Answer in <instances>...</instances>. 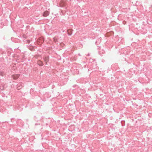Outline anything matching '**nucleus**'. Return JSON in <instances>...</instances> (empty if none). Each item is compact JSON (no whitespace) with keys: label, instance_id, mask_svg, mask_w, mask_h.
<instances>
[{"label":"nucleus","instance_id":"nucleus-1","mask_svg":"<svg viewBox=\"0 0 152 152\" xmlns=\"http://www.w3.org/2000/svg\"><path fill=\"white\" fill-rule=\"evenodd\" d=\"M20 74H14L11 76L12 78L14 80L17 79L20 77Z\"/></svg>","mask_w":152,"mask_h":152},{"label":"nucleus","instance_id":"nucleus-2","mask_svg":"<svg viewBox=\"0 0 152 152\" xmlns=\"http://www.w3.org/2000/svg\"><path fill=\"white\" fill-rule=\"evenodd\" d=\"M49 13L48 11H45L43 15L45 17L49 15Z\"/></svg>","mask_w":152,"mask_h":152},{"label":"nucleus","instance_id":"nucleus-3","mask_svg":"<svg viewBox=\"0 0 152 152\" xmlns=\"http://www.w3.org/2000/svg\"><path fill=\"white\" fill-rule=\"evenodd\" d=\"M37 63L38 65L40 66H42L43 65V63L41 61L39 60L38 61Z\"/></svg>","mask_w":152,"mask_h":152},{"label":"nucleus","instance_id":"nucleus-4","mask_svg":"<svg viewBox=\"0 0 152 152\" xmlns=\"http://www.w3.org/2000/svg\"><path fill=\"white\" fill-rule=\"evenodd\" d=\"M45 61L47 63L49 61V59L48 58H45L44 59Z\"/></svg>","mask_w":152,"mask_h":152},{"label":"nucleus","instance_id":"nucleus-5","mask_svg":"<svg viewBox=\"0 0 152 152\" xmlns=\"http://www.w3.org/2000/svg\"><path fill=\"white\" fill-rule=\"evenodd\" d=\"M20 88H19V87H17V89H18V90H20Z\"/></svg>","mask_w":152,"mask_h":152},{"label":"nucleus","instance_id":"nucleus-6","mask_svg":"<svg viewBox=\"0 0 152 152\" xmlns=\"http://www.w3.org/2000/svg\"><path fill=\"white\" fill-rule=\"evenodd\" d=\"M33 48V47H30V49H32V48Z\"/></svg>","mask_w":152,"mask_h":152},{"label":"nucleus","instance_id":"nucleus-7","mask_svg":"<svg viewBox=\"0 0 152 152\" xmlns=\"http://www.w3.org/2000/svg\"><path fill=\"white\" fill-rule=\"evenodd\" d=\"M60 6H61V7H62V5H60Z\"/></svg>","mask_w":152,"mask_h":152}]
</instances>
